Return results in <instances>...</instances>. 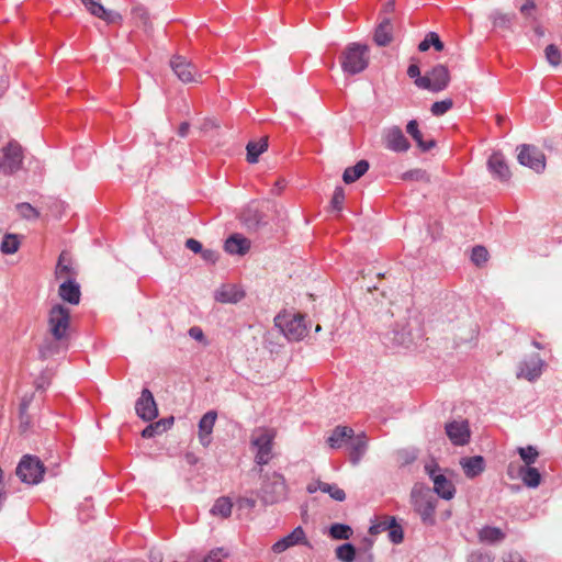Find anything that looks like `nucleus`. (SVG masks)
Segmentation results:
<instances>
[{
    "mask_svg": "<svg viewBox=\"0 0 562 562\" xmlns=\"http://www.w3.org/2000/svg\"><path fill=\"white\" fill-rule=\"evenodd\" d=\"M411 504L424 525H435L437 498L432 490L423 484H415L411 491Z\"/></svg>",
    "mask_w": 562,
    "mask_h": 562,
    "instance_id": "obj_1",
    "label": "nucleus"
},
{
    "mask_svg": "<svg viewBox=\"0 0 562 562\" xmlns=\"http://www.w3.org/2000/svg\"><path fill=\"white\" fill-rule=\"evenodd\" d=\"M258 497L265 506L284 502L289 497V486L285 477L279 472L267 473L262 476Z\"/></svg>",
    "mask_w": 562,
    "mask_h": 562,
    "instance_id": "obj_2",
    "label": "nucleus"
},
{
    "mask_svg": "<svg viewBox=\"0 0 562 562\" xmlns=\"http://www.w3.org/2000/svg\"><path fill=\"white\" fill-rule=\"evenodd\" d=\"M276 431L271 428H256L250 438V445L255 450V462L258 465H266L272 459L273 440Z\"/></svg>",
    "mask_w": 562,
    "mask_h": 562,
    "instance_id": "obj_3",
    "label": "nucleus"
},
{
    "mask_svg": "<svg viewBox=\"0 0 562 562\" xmlns=\"http://www.w3.org/2000/svg\"><path fill=\"white\" fill-rule=\"evenodd\" d=\"M369 65L368 46L351 43L341 56V68L348 75H357L363 71Z\"/></svg>",
    "mask_w": 562,
    "mask_h": 562,
    "instance_id": "obj_4",
    "label": "nucleus"
},
{
    "mask_svg": "<svg viewBox=\"0 0 562 562\" xmlns=\"http://www.w3.org/2000/svg\"><path fill=\"white\" fill-rule=\"evenodd\" d=\"M274 326L288 340H301L307 333L301 315L280 313L274 317Z\"/></svg>",
    "mask_w": 562,
    "mask_h": 562,
    "instance_id": "obj_5",
    "label": "nucleus"
},
{
    "mask_svg": "<svg viewBox=\"0 0 562 562\" xmlns=\"http://www.w3.org/2000/svg\"><path fill=\"white\" fill-rule=\"evenodd\" d=\"M69 326V310L61 304L54 305L48 313V329L54 340H65L68 337Z\"/></svg>",
    "mask_w": 562,
    "mask_h": 562,
    "instance_id": "obj_6",
    "label": "nucleus"
},
{
    "mask_svg": "<svg viewBox=\"0 0 562 562\" xmlns=\"http://www.w3.org/2000/svg\"><path fill=\"white\" fill-rule=\"evenodd\" d=\"M23 148L16 140H10L0 151V171L5 176L18 172L23 165Z\"/></svg>",
    "mask_w": 562,
    "mask_h": 562,
    "instance_id": "obj_7",
    "label": "nucleus"
},
{
    "mask_svg": "<svg viewBox=\"0 0 562 562\" xmlns=\"http://www.w3.org/2000/svg\"><path fill=\"white\" fill-rule=\"evenodd\" d=\"M44 474V465L36 457L24 456L16 467V475L23 483L37 484Z\"/></svg>",
    "mask_w": 562,
    "mask_h": 562,
    "instance_id": "obj_8",
    "label": "nucleus"
},
{
    "mask_svg": "<svg viewBox=\"0 0 562 562\" xmlns=\"http://www.w3.org/2000/svg\"><path fill=\"white\" fill-rule=\"evenodd\" d=\"M425 472L434 482V494L436 493L439 497L447 501L453 498L456 487L451 481L439 472V468L436 463H427L425 465Z\"/></svg>",
    "mask_w": 562,
    "mask_h": 562,
    "instance_id": "obj_9",
    "label": "nucleus"
},
{
    "mask_svg": "<svg viewBox=\"0 0 562 562\" xmlns=\"http://www.w3.org/2000/svg\"><path fill=\"white\" fill-rule=\"evenodd\" d=\"M517 159L520 165L532 169L536 172H542L546 168L544 154L533 145L524 144L518 147Z\"/></svg>",
    "mask_w": 562,
    "mask_h": 562,
    "instance_id": "obj_10",
    "label": "nucleus"
},
{
    "mask_svg": "<svg viewBox=\"0 0 562 562\" xmlns=\"http://www.w3.org/2000/svg\"><path fill=\"white\" fill-rule=\"evenodd\" d=\"M240 221L249 231H258L268 224L267 214L256 202L249 203L240 214Z\"/></svg>",
    "mask_w": 562,
    "mask_h": 562,
    "instance_id": "obj_11",
    "label": "nucleus"
},
{
    "mask_svg": "<svg viewBox=\"0 0 562 562\" xmlns=\"http://www.w3.org/2000/svg\"><path fill=\"white\" fill-rule=\"evenodd\" d=\"M135 411L137 416L145 422H150L158 416L157 404L148 389H143L140 396L135 403Z\"/></svg>",
    "mask_w": 562,
    "mask_h": 562,
    "instance_id": "obj_12",
    "label": "nucleus"
},
{
    "mask_svg": "<svg viewBox=\"0 0 562 562\" xmlns=\"http://www.w3.org/2000/svg\"><path fill=\"white\" fill-rule=\"evenodd\" d=\"M446 435L454 446H465L470 441L471 431L465 419L452 420L445 426Z\"/></svg>",
    "mask_w": 562,
    "mask_h": 562,
    "instance_id": "obj_13",
    "label": "nucleus"
},
{
    "mask_svg": "<svg viewBox=\"0 0 562 562\" xmlns=\"http://www.w3.org/2000/svg\"><path fill=\"white\" fill-rule=\"evenodd\" d=\"M385 147L394 153H406L411 148L408 139L398 126H391L383 132Z\"/></svg>",
    "mask_w": 562,
    "mask_h": 562,
    "instance_id": "obj_14",
    "label": "nucleus"
},
{
    "mask_svg": "<svg viewBox=\"0 0 562 562\" xmlns=\"http://www.w3.org/2000/svg\"><path fill=\"white\" fill-rule=\"evenodd\" d=\"M170 67L175 75L183 83L196 81V67L183 56H173L170 60Z\"/></svg>",
    "mask_w": 562,
    "mask_h": 562,
    "instance_id": "obj_15",
    "label": "nucleus"
},
{
    "mask_svg": "<svg viewBox=\"0 0 562 562\" xmlns=\"http://www.w3.org/2000/svg\"><path fill=\"white\" fill-rule=\"evenodd\" d=\"M386 347H403L409 349L414 345L411 330L406 326H396L383 336Z\"/></svg>",
    "mask_w": 562,
    "mask_h": 562,
    "instance_id": "obj_16",
    "label": "nucleus"
},
{
    "mask_svg": "<svg viewBox=\"0 0 562 562\" xmlns=\"http://www.w3.org/2000/svg\"><path fill=\"white\" fill-rule=\"evenodd\" d=\"M543 366L544 361L540 356L532 355L520 363L517 376L525 378L528 381H535L541 375Z\"/></svg>",
    "mask_w": 562,
    "mask_h": 562,
    "instance_id": "obj_17",
    "label": "nucleus"
},
{
    "mask_svg": "<svg viewBox=\"0 0 562 562\" xmlns=\"http://www.w3.org/2000/svg\"><path fill=\"white\" fill-rule=\"evenodd\" d=\"M349 450V460L353 465H357L368 449V438L364 432L352 435L347 442Z\"/></svg>",
    "mask_w": 562,
    "mask_h": 562,
    "instance_id": "obj_18",
    "label": "nucleus"
},
{
    "mask_svg": "<svg viewBox=\"0 0 562 562\" xmlns=\"http://www.w3.org/2000/svg\"><path fill=\"white\" fill-rule=\"evenodd\" d=\"M300 543L310 546V543L306 541V537H305V532H304L303 528L301 526H297L296 528L293 529L292 532H290L285 537L278 540L272 546V551L274 553H282L290 547H293V546H296Z\"/></svg>",
    "mask_w": 562,
    "mask_h": 562,
    "instance_id": "obj_19",
    "label": "nucleus"
},
{
    "mask_svg": "<svg viewBox=\"0 0 562 562\" xmlns=\"http://www.w3.org/2000/svg\"><path fill=\"white\" fill-rule=\"evenodd\" d=\"M83 7L94 16L108 23H115L122 20L120 13L106 10L98 0H80Z\"/></svg>",
    "mask_w": 562,
    "mask_h": 562,
    "instance_id": "obj_20",
    "label": "nucleus"
},
{
    "mask_svg": "<svg viewBox=\"0 0 562 562\" xmlns=\"http://www.w3.org/2000/svg\"><path fill=\"white\" fill-rule=\"evenodd\" d=\"M487 168L493 177L501 181H507L510 178L509 167L501 153H493L490 156Z\"/></svg>",
    "mask_w": 562,
    "mask_h": 562,
    "instance_id": "obj_21",
    "label": "nucleus"
},
{
    "mask_svg": "<svg viewBox=\"0 0 562 562\" xmlns=\"http://www.w3.org/2000/svg\"><path fill=\"white\" fill-rule=\"evenodd\" d=\"M217 418L214 411L205 413L199 422V440L203 447H209L212 441V432Z\"/></svg>",
    "mask_w": 562,
    "mask_h": 562,
    "instance_id": "obj_22",
    "label": "nucleus"
},
{
    "mask_svg": "<svg viewBox=\"0 0 562 562\" xmlns=\"http://www.w3.org/2000/svg\"><path fill=\"white\" fill-rule=\"evenodd\" d=\"M224 249L229 255H238L244 256L250 249V240L244 237L241 234H233L231 235L225 244Z\"/></svg>",
    "mask_w": 562,
    "mask_h": 562,
    "instance_id": "obj_23",
    "label": "nucleus"
},
{
    "mask_svg": "<svg viewBox=\"0 0 562 562\" xmlns=\"http://www.w3.org/2000/svg\"><path fill=\"white\" fill-rule=\"evenodd\" d=\"M460 465L469 479L480 475L485 469V460L482 456L464 457L460 460Z\"/></svg>",
    "mask_w": 562,
    "mask_h": 562,
    "instance_id": "obj_24",
    "label": "nucleus"
},
{
    "mask_svg": "<svg viewBox=\"0 0 562 562\" xmlns=\"http://www.w3.org/2000/svg\"><path fill=\"white\" fill-rule=\"evenodd\" d=\"M58 294L63 301L77 305L80 302V285L74 280L64 281L59 285Z\"/></svg>",
    "mask_w": 562,
    "mask_h": 562,
    "instance_id": "obj_25",
    "label": "nucleus"
},
{
    "mask_svg": "<svg viewBox=\"0 0 562 562\" xmlns=\"http://www.w3.org/2000/svg\"><path fill=\"white\" fill-rule=\"evenodd\" d=\"M245 292L238 286L229 284L224 285L215 292V300L221 303H237L244 299Z\"/></svg>",
    "mask_w": 562,
    "mask_h": 562,
    "instance_id": "obj_26",
    "label": "nucleus"
},
{
    "mask_svg": "<svg viewBox=\"0 0 562 562\" xmlns=\"http://www.w3.org/2000/svg\"><path fill=\"white\" fill-rule=\"evenodd\" d=\"M406 132L413 137L416 142L417 146L422 151H428L436 146L435 139L424 140L423 134L419 131L418 122L416 120H411L406 125Z\"/></svg>",
    "mask_w": 562,
    "mask_h": 562,
    "instance_id": "obj_27",
    "label": "nucleus"
},
{
    "mask_svg": "<svg viewBox=\"0 0 562 562\" xmlns=\"http://www.w3.org/2000/svg\"><path fill=\"white\" fill-rule=\"evenodd\" d=\"M353 429L347 426H337L327 438V442L330 448L338 449L344 443L347 445L348 439L352 437Z\"/></svg>",
    "mask_w": 562,
    "mask_h": 562,
    "instance_id": "obj_28",
    "label": "nucleus"
},
{
    "mask_svg": "<svg viewBox=\"0 0 562 562\" xmlns=\"http://www.w3.org/2000/svg\"><path fill=\"white\" fill-rule=\"evenodd\" d=\"M518 476L522 483L530 488H536L541 483V474L539 470L532 465L519 467Z\"/></svg>",
    "mask_w": 562,
    "mask_h": 562,
    "instance_id": "obj_29",
    "label": "nucleus"
},
{
    "mask_svg": "<svg viewBox=\"0 0 562 562\" xmlns=\"http://www.w3.org/2000/svg\"><path fill=\"white\" fill-rule=\"evenodd\" d=\"M369 162L364 159H361L355 166L346 168L342 173L344 182L350 184L357 181L369 170Z\"/></svg>",
    "mask_w": 562,
    "mask_h": 562,
    "instance_id": "obj_30",
    "label": "nucleus"
},
{
    "mask_svg": "<svg viewBox=\"0 0 562 562\" xmlns=\"http://www.w3.org/2000/svg\"><path fill=\"white\" fill-rule=\"evenodd\" d=\"M431 80L434 83V92L443 90L449 83V71L443 65L435 66L431 71Z\"/></svg>",
    "mask_w": 562,
    "mask_h": 562,
    "instance_id": "obj_31",
    "label": "nucleus"
},
{
    "mask_svg": "<svg viewBox=\"0 0 562 562\" xmlns=\"http://www.w3.org/2000/svg\"><path fill=\"white\" fill-rule=\"evenodd\" d=\"M173 425V418H164L156 423L149 424L147 427L144 428L142 431V436L144 438H153L157 435H161L167 429H169Z\"/></svg>",
    "mask_w": 562,
    "mask_h": 562,
    "instance_id": "obj_32",
    "label": "nucleus"
},
{
    "mask_svg": "<svg viewBox=\"0 0 562 562\" xmlns=\"http://www.w3.org/2000/svg\"><path fill=\"white\" fill-rule=\"evenodd\" d=\"M392 41V24L389 19H384L378 25L374 33V42L379 46H386Z\"/></svg>",
    "mask_w": 562,
    "mask_h": 562,
    "instance_id": "obj_33",
    "label": "nucleus"
},
{
    "mask_svg": "<svg viewBox=\"0 0 562 562\" xmlns=\"http://www.w3.org/2000/svg\"><path fill=\"white\" fill-rule=\"evenodd\" d=\"M268 148L267 138H261L258 142H249L246 146L247 149V161L249 164H256L259 156Z\"/></svg>",
    "mask_w": 562,
    "mask_h": 562,
    "instance_id": "obj_34",
    "label": "nucleus"
},
{
    "mask_svg": "<svg viewBox=\"0 0 562 562\" xmlns=\"http://www.w3.org/2000/svg\"><path fill=\"white\" fill-rule=\"evenodd\" d=\"M481 541L496 543L505 539V533L501 528L486 526L479 532Z\"/></svg>",
    "mask_w": 562,
    "mask_h": 562,
    "instance_id": "obj_35",
    "label": "nucleus"
},
{
    "mask_svg": "<svg viewBox=\"0 0 562 562\" xmlns=\"http://www.w3.org/2000/svg\"><path fill=\"white\" fill-rule=\"evenodd\" d=\"M232 507L233 504L228 497H220L215 501L210 512L214 516L227 518L232 514Z\"/></svg>",
    "mask_w": 562,
    "mask_h": 562,
    "instance_id": "obj_36",
    "label": "nucleus"
},
{
    "mask_svg": "<svg viewBox=\"0 0 562 562\" xmlns=\"http://www.w3.org/2000/svg\"><path fill=\"white\" fill-rule=\"evenodd\" d=\"M352 529L346 524H333L328 529V535L335 540H348L352 537Z\"/></svg>",
    "mask_w": 562,
    "mask_h": 562,
    "instance_id": "obj_37",
    "label": "nucleus"
},
{
    "mask_svg": "<svg viewBox=\"0 0 562 562\" xmlns=\"http://www.w3.org/2000/svg\"><path fill=\"white\" fill-rule=\"evenodd\" d=\"M430 46H434L437 52H441L445 47L439 35L435 32H429L425 38L419 43L418 49L420 52H426Z\"/></svg>",
    "mask_w": 562,
    "mask_h": 562,
    "instance_id": "obj_38",
    "label": "nucleus"
},
{
    "mask_svg": "<svg viewBox=\"0 0 562 562\" xmlns=\"http://www.w3.org/2000/svg\"><path fill=\"white\" fill-rule=\"evenodd\" d=\"M517 453L524 462L522 467H529L536 463L539 452L535 446L518 447Z\"/></svg>",
    "mask_w": 562,
    "mask_h": 562,
    "instance_id": "obj_39",
    "label": "nucleus"
},
{
    "mask_svg": "<svg viewBox=\"0 0 562 562\" xmlns=\"http://www.w3.org/2000/svg\"><path fill=\"white\" fill-rule=\"evenodd\" d=\"M318 487L319 491L327 493L333 499L337 502H344L346 499L345 491L338 487L336 484L318 482Z\"/></svg>",
    "mask_w": 562,
    "mask_h": 562,
    "instance_id": "obj_40",
    "label": "nucleus"
},
{
    "mask_svg": "<svg viewBox=\"0 0 562 562\" xmlns=\"http://www.w3.org/2000/svg\"><path fill=\"white\" fill-rule=\"evenodd\" d=\"M336 558L341 562H353L356 559V548L347 542L336 548Z\"/></svg>",
    "mask_w": 562,
    "mask_h": 562,
    "instance_id": "obj_41",
    "label": "nucleus"
},
{
    "mask_svg": "<svg viewBox=\"0 0 562 562\" xmlns=\"http://www.w3.org/2000/svg\"><path fill=\"white\" fill-rule=\"evenodd\" d=\"M20 247V240L14 234H7L1 243L0 249L3 254L12 255L18 251Z\"/></svg>",
    "mask_w": 562,
    "mask_h": 562,
    "instance_id": "obj_42",
    "label": "nucleus"
},
{
    "mask_svg": "<svg viewBox=\"0 0 562 562\" xmlns=\"http://www.w3.org/2000/svg\"><path fill=\"white\" fill-rule=\"evenodd\" d=\"M132 18L138 26H143L145 30L149 27V15L144 7H134L132 9Z\"/></svg>",
    "mask_w": 562,
    "mask_h": 562,
    "instance_id": "obj_43",
    "label": "nucleus"
},
{
    "mask_svg": "<svg viewBox=\"0 0 562 562\" xmlns=\"http://www.w3.org/2000/svg\"><path fill=\"white\" fill-rule=\"evenodd\" d=\"M393 522V516H385L380 521L372 524L369 528V532L371 535H379L381 532L389 531V528L392 527Z\"/></svg>",
    "mask_w": 562,
    "mask_h": 562,
    "instance_id": "obj_44",
    "label": "nucleus"
},
{
    "mask_svg": "<svg viewBox=\"0 0 562 562\" xmlns=\"http://www.w3.org/2000/svg\"><path fill=\"white\" fill-rule=\"evenodd\" d=\"M16 211L19 215L25 220H36L40 216L38 211L30 203H19Z\"/></svg>",
    "mask_w": 562,
    "mask_h": 562,
    "instance_id": "obj_45",
    "label": "nucleus"
},
{
    "mask_svg": "<svg viewBox=\"0 0 562 562\" xmlns=\"http://www.w3.org/2000/svg\"><path fill=\"white\" fill-rule=\"evenodd\" d=\"M389 539L392 543L398 544L404 539V531L400 524H397L396 518L394 517V522L392 527L389 528Z\"/></svg>",
    "mask_w": 562,
    "mask_h": 562,
    "instance_id": "obj_46",
    "label": "nucleus"
},
{
    "mask_svg": "<svg viewBox=\"0 0 562 562\" xmlns=\"http://www.w3.org/2000/svg\"><path fill=\"white\" fill-rule=\"evenodd\" d=\"M487 258H488V252L485 247L475 246L472 249L471 260L473 261L474 265L482 266L483 263H485L487 261Z\"/></svg>",
    "mask_w": 562,
    "mask_h": 562,
    "instance_id": "obj_47",
    "label": "nucleus"
},
{
    "mask_svg": "<svg viewBox=\"0 0 562 562\" xmlns=\"http://www.w3.org/2000/svg\"><path fill=\"white\" fill-rule=\"evenodd\" d=\"M452 101L450 99H446L442 101L434 102L430 111L432 115L440 116L447 113L452 108Z\"/></svg>",
    "mask_w": 562,
    "mask_h": 562,
    "instance_id": "obj_48",
    "label": "nucleus"
},
{
    "mask_svg": "<svg viewBox=\"0 0 562 562\" xmlns=\"http://www.w3.org/2000/svg\"><path fill=\"white\" fill-rule=\"evenodd\" d=\"M546 58L548 63L554 67L560 65L561 54L555 45L550 44L546 47Z\"/></svg>",
    "mask_w": 562,
    "mask_h": 562,
    "instance_id": "obj_49",
    "label": "nucleus"
},
{
    "mask_svg": "<svg viewBox=\"0 0 562 562\" xmlns=\"http://www.w3.org/2000/svg\"><path fill=\"white\" fill-rule=\"evenodd\" d=\"M345 202V191L342 187H336L330 201V205L335 211H341Z\"/></svg>",
    "mask_w": 562,
    "mask_h": 562,
    "instance_id": "obj_50",
    "label": "nucleus"
},
{
    "mask_svg": "<svg viewBox=\"0 0 562 562\" xmlns=\"http://www.w3.org/2000/svg\"><path fill=\"white\" fill-rule=\"evenodd\" d=\"M57 351H58V346H57L56 340L55 341L47 340L40 347V356L42 359H47V358L52 357L53 355H55Z\"/></svg>",
    "mask_w": 562,
    "mask_h": 562,
    "instance_id": "obj_51",
    "label": "nucleus"
},
{
    "mask_svg": "<svg viewBox=\"0 0 562 562\" xmlns=\"http://www.w3.org/2000/svg\"><path fill=\"white\" fill-rule=\"evenodd\" d=\"M493 557L491 553L483 551V550H476L469 554L467 562H492Z\"/></svg>",
    "mask_w": 562,
    "mask_h": 562,
    "instance_id": "obj_52",
    "label": "nucleus"
},
{
    "mask_svg": "<svg viewBox=\"0 0 562 562\" xmlns=\"http://www.w3.org/2000/svg\"><path fill=\"white\" fill-rule=\"evenodd\" d=\"M55 273H56L57 278H63L70 273V267L68 263H65V255L64 254H61L59 256Z\"/></svg>",
    "mask_w": 562,
    "mask_h": 562,
    "instance_id": "obj_53",
    "label": "nucleus"
},
{
    "mask_svg": "<svg viewBox=\"0 0 562 562\" xmlns=\"http://www.w3.org/2000/svg\"><path fill=\"white\" fill-rule=\"evenodd\" d=\"M226 557L223 548H215L204 558V562H221Z\"/></svg>",
    "mask_w": 562,
    "mask_h": 562,
    "instance_id": "obj_54",
    "label": "nucleus"
},
{
    "mask_svg": "<svg viewBox=\"0 0 562 562\" xmlns=\"http://www.w3.org/2000/svg\"><path fill=\"white\" fill-rule=\"evenodd\" d=\"M415 85L420 88V89H425V90H430V91H434V83H432V80H431V75H427V76H419L416 80H415Z\"/></svg>",
    "mask_w": 562,
    "mask_h": 562,
    "instance_id": "obj_55",
    "label": "nucleus"
},
{
    "mask_svg": "<svg viewBox=\"0 0 562 562\" xmlns=\"http://www.w3.org/2000/svg\"><path fill=\"white\" fill-rule=\"evenodd\" d=\"M189 336L196 340V341H200V342H203L204 345H207V341L205 339V335L202 330L201 327L199 326H192L189 331H188Z\"/></svg>",
    "mask_w": 562,
    "mask_h": 562,
    "instance_id": "obj_56",
    "label": "nucleus"
},
{
    "mask_svg": "<svg viewBox=\"0 0 562 562\" xmlns=\"http://www.w3.org/2000/svg\"><path fill=\"white\" fill-rule=\"evenodd\" d=\"M512 22V18L508 14L498 13L494 18V25L498 27H507Z\"/></svg>",
    "mask_w": 562,
    "mask_h": 562,
    "instance_id": "obj_57",
    "label": "nucleus"
},
{
    "mask_svg": "<svg viewBox=\"0 0 562 562\" xmlns=\"http://www.w3.org/2000/svg\"><path fill=\"white\" fill-rule=\"evenodd\" d=\"M204 261L215 263L218 259V252L213 249H204L200 252Z\"/></svg>",
    "mask_w": 562,
    "mask_h": 562,
    "instance_id": "obj_58",
    "label": "nucleus"
},
{
    "mask_svg": "<svg viewBox=\"0 0 562 562\" xmlns=\"http://www.w3.org/2000/svg\"><path fill=\"white\" fill-rule=\"evenodd\" d=\"M425 177V171L420 169L409 170L403 173L404 180H420Z\"/></svg>",
    "mask_w": 562,
    "mask_h": 562,
    "instance_id": "obj_59",
    "label": "nucleus"
},
{
    "mask_svg": "<svg viewBox=\"0 0 562 562\" xmlns=\"http://www.w3.org/2000/svg\"><path fill=\"white\" fill-rule=\"evenodd\" d=\"M536 10V3L533 0H527L521 7L520 12L526 16L530 18Z\"/></svg>",
    "mask_w": 562,
    "mask_h": 562,
    "instance_id": "obj_60",
    "label": "nucleus"
},
{
    "mask_svg": "<svg viewBox=\"0 0 562 562\" xmlns=\"http://www.w3.org/2000/svg\"><path fill=\"white\" fill-rule=\"evenodd\" d=\"M186 247L194 254H200L203 250L202 244L194 238L187 239Z\"/></svg>",
    "mask_w": 562,
    "mask_h": 562,
    "instance_id": "obj_61",
    "label": "nucleus"
},
{
    "mask_svg": "<svg viewBox=\"0 0 562 562\" xmlns=\"http://www.w3.org/2000/svg\"><path fill=\"white\" fill-rule=\"evenodd\" d=\"M238 504L240 507H246L248 509H254L256 507V499L252 497H241L238 499Z\"/></svg>",
    "mask_w": 562,
    "mask_h": 562,
    "instance_id": "obj_62",
    "label": "nucleus"
},
{
    "mask_svg": "<svg viewBox=\"0 0 562 562\" xmlns=\"http://www.w3.org/2000/svg\"><path fill=\"white\" fill-rule=\"evenodd\" d=\"M504 562H525L524 558L518 552H510L508 555L504 559Z\"/></svg>",
    "mask_w": 562,
    "mask_h": 562,
    "instance_id": "obj_63",
    "label": "nucleus"
},
{
    "mask_svg": "<svg viewBox=\"0 0 562 562\" xmlns=\"http://www.w3.org/2000/svg\"><path fill=\"white\" fill-rule=\"evenodd\" d=\"M148 559L150 562H162L164 557L162 553L158 550H150L148 554Z\"/></svg>",
    "mask_w": 562,
    "mask_h": 562,
    "instance_id": "obj_64",
    "label": "nucleus"
}]
</instances>
